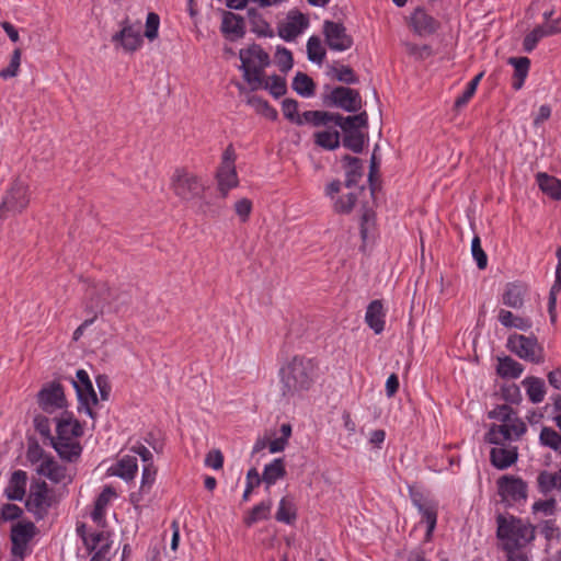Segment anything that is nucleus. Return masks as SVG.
Instances as JSON below:
<instances>
[{"label": "nucleus", "mask_w": 561, "mask_h": 561, "mask_svg": "<svg viewBox=\"0 0 561 561\" xmlns=\"http://www.w3.org/2000/svg\"><path fill=\"white\" fill-rule=\"evenodd\" d=\"M138 465L137 458L134 456H124L122 457L117 463L111 468V472L114 476H117L124 480H131L137 472Z\"/></svg>", "instance_id": "7c9ffc66"}, {"label": "nucleus", "mask_w": 561, "mask_h": 561, "mask_svg": "<svg viewBox=\"0 0 561 561\" xmlns=\"http://www.w3.org/2000/svg\"><path fill=\"white\" fill-rule=\"evenodd\" d=\"M314 142L328 150L340 146V133L337 130H322L314 134Z\"/></svg>", "instance_id": "a18cd8bd"}, {"label": "nucleus", "mask_w": 561, "mask_h": 561, "mask_svg": "<svg viewBox=\"0 0 561 561\" xmlns=\"http://www.w3.org/2000/svg\"><path fill=\"white\" fill-rule=\"evenodd\" d=\"M334 113L324 112V111H306L302 113L301 118L305 123L311 124L313 126H322L333 123Z\"/></svg>", "instance_id": "49530a36"}, {"label": "nucleus", "mask_w": 561, "mask_h": 561, "mask_svg": "<svg viewBox=\"0 0 561 561\" xmlns=\"http://www.w3.org/2000/svg\"><path fill=\"white\" fill-rule=\"evenodd\" d=\"M272 510V501H263L255 505L249 514L244 517L243 522L247 526H252L260 520H266L270 517Z\"/></svg>", "instance_id": "58836bf2"}, {"label": "nucleus", "mask_w": 561, "mask_h": 561, "mask_svg": "<svg viewBox=\"0 0 561 561\" xmlns=\"http://www.w3.org/2000/svg\"><path fill=\"white\" fill-rule=\"evenodd\" d=\"M115 491L112 486H105L101 494L98 496L94 503V510L92 512V518L94 522H101L105 515V508L110 503L111 499L114 497Z\"/></svg>", "instance_id": "a19ab883"}, {"label": "nucleus", "mask_w": 561, "mask_h": 561, "mask_svg": "<svg viewBox=\"0 0 561 561\" xmlns=\"http://www.w3.org/2000/svg\"><path fill=\"white\" fill-rule=\"evenodd\" d=\"M156 473H157V470L153 467L152 462H150L144 467L142 476H141V485H140L141 492L150 491V489L154 482V479H156Z\"/></svg>", "instance_id": "e2e57ef3"}, {"label": "nucleus", "mask_w": 561, "mask_h": 561, "mask_svg": "<svg viewBox=\"0 0 561 561\" xmlns=\"http://www.w3.org/2000/svg\"><path fill=\"white\" fill-rule=\"evenodd\" d=\"M536 180L542 193L554 201L561 199V180L543 172H539Z\"/></svg>", "instance_id": "c756f323"}, {"label": "nucleus", "mask_w": 561, "mask_h": 561, "mask_svg": "<svg viewBox=\"0 0 561 561\" xmlns=\"http://www.w3.org/2000/svg\"><path fill=\"white\" fill-rule=\"evenodd\" d=\"M170 188L180 201L190 203L202 199L206 186L199 175L186 168H179L170 179Z\"/></svg>", "instance_id": "39448f33"}, {"label": "nucleus", "mask_w": 561, "mask_h": 561, "mask_svg": "<svg viewBox=\"0 0 561 561\" xmlns=\"http://www.w3.org/2000/svg\"><path fill=\"white\" fill-rule=\"evenodd\" d=\"M220 30L228 39H240L245 34L244 19L230 11L224 12Z\"/></svg>", "instance_id": "aec40b11"}, {"label": "nucleus", "mask_w": 561, "mask_h": 561, "mask_svg": "<svg viewBox=\"0 0 561 561\" xmlns=\"http://www.w3.org/2000/svg\"><path fill=\"white\" fill-rule=\"evenodd\" d=\"M327 106H335L350 113L358 112L363 101L357 90L347 87H336L323 96Z\"/></svg>", "instance_id": "9d476101"}, {"label": "nucleus", "mask_w": 561, "mask_h": 561, "mask_svg": "<svg viewBox=\"0 0 561 561\" xmlns=\"http://www.w3.org/2000/svg\"><path fill=\"white\" fill-rule=\"evenodd\" d=\"M526 430V424L520 419H514L513 423L492 424L485 434V440L493 445H503L506 440L518 439Z\"/></svg>", "instance_id": "ddd939ff"}, {"label": "nucleus", "mask_w": 561, "mask_h": 561, "mask_svg": "<svg viewBox=\"0 0 561 561\" xmlns=\"http://www.w3.org/2000/svg\"><path fill=\"white\" fill-rule=\"evenodd\" d=\"M248 18L251 24V31L257 36L272 37L274 35L270 24L263 19L256 9H249Z\"/></svg>", "instance_id": "c9c22d12"}, {"label": "nucleus", "mask_w": 561, "mask_h": 561, "mask_svg": "<svg viewBox=\"0 0 561 561\" xmlns=\"http://www.w3.org/2000/svg\"><path fill=\"white\" fill-rule=\"evenodd\" d=\"M491 462L497 469H506L517 460V448L494 447L490 453Z\"/></svg>", "instance_id": "c85d7f7f"}, {"label": "nucleus", "mask_w": 561, "mask_h": 561, "mask_svg": "<svg viewBox=\"0 0 561 561\" xmlns=\"http://www.w3.org/2000/svg\"><path fill=\"white\" fill-rule=\"evenodd\" d=\"M234 211L242 222H247L252 211V202L247 197L237 201Z\"/></svg>", "instance_id": "338daca9"}, {"label": "nucleus", "mask_w": 561, "mask_h": 561, "mask_svg": "<svg viewBox=\"0 0 561 561\" xmlns=\"http://www.w3.org/2000/svg\"><path fill=\"white\" fill-rule=\"evenodd\" d=\"M365 135L362 131L344 133L343 146L355 153L364 149Z\"/></svg>", "instance_id": "3c124183"}, {"label": "nucleus", "mask_w": 561, "mask_h": 561, "mask_svg": "<svg viewBox=\"0 0 561 561\" xmlns=\"http://www.w3.org/2000/svg\"><path fill=\"white\" fill-rule=\"evenodd\" d=\"M159 24H160L159 15L157 13L150 12L147 15L146 31H145V36L148 39L153 41L154 38H157Z\"/></svg>", "instance_id": "0e129e2a"}, {"label": "nucleus", "mask_w": 561, "mask_h": 561, "mask_svg": "<svg viewBox=\"0 0 561 561\" xmlns=\"http://www.w3.org/2000/svg\"><path fill=\"white\" fill-rule=\"evenodd\" d=\"M411 26L420 36L431 35L439 26V22L430 15L423 8H416L411 15Z\"/></svg>", "instance_id": "412c9836"}, {"label": "nucleus", "mask_w": 561, "mask_h": 561, "mask_svg": "<svg viewBox=\"0 0 561 561\" xmlns=\"http://www.w3.org/2000/svg\"><path fill=\"white\" fill-rule=\"evenodd\" d=\"M56 432V437H50V440L77 439L82 434V428L77 420H73L71 416H62L57 422Z\"/></svg>", "instance_id": "bb28decb"}, {"label": "nucleus", "mask_w": 561, "mask_h": 561, "mask_svg": "<svg viewBox=\"0 0 561 561\" xmlns=\"http://www.w3.org/2000/svg\"><path fill=\"white\" fill-rule=\"evenodd\" d=\"M27 473L23 470H15L12 472L4 494L8 500L22 501L26 494Z\"/></svg>", "instance_id": "4be33fe9"}, {"label": "nucleus", "mask_w": 561, "mask_h": 561, "mask_svg": "<svg viewBox=\"0 0 561 561\" xmlns=\"http://www.w3.org/2000/svg\"><path fill=\"white\" fill-rule=\"evenodd\" d=\"M240 69L251 90H257L263 85V71L270 65V56L260 45L253 44L247 49L240 50Z\"/></svg>", "instance_id": "20e7f679"}, {"label": "nucleus", "mask_w": 561, "mask_h": 561, "mask_svg": "<svg viewBox=\"0 0 561 561\" xmlns=\"http://www.w3.org/2000/svg\"><path fill=\"white\" fill-rule=\"evenodd\" d=\"M410 497L413 505L422 515V522L426 523L425 541H430L437 524L438 504L427 497L421 491L410 489Z\"/></svg>", "instance_id": "9b49d317"}, {"label": "nucleus", "mask_w": 561, "mask_h": 561, "mask_svg": "<svg viewBox=\"0 0 561 561\" xmlns=\"http://www.w3.org/2000/svg\"><path fill=\"white\" fill-rule=\"evenodd\" d=\"M363 191V187H354L353 191L340 196L334 203V210L339 214L351 213L357 202L358 194Z\"/></svg>", "instance_id": "ea45409f"}, {"label": "nucleus", "mask_w": 561, "mask_h": 561, "mask_svg": "<svg viewBox=\"0 0 561 561\" xmlns=\"http://www.w3.org/2000/svg\"><path fill=\"white\" fill-rule=\"evenodd\" d=\"M53 499L45 481H34L31 484L28 496L25 501L26 510L39 520L43 519L50 508Z\"/></svg>", "instance_id": "6e6552de"}, {"label": "nucleus", "mask_w": 561, "mask_h": 561, "mask_svg": "<svg viewBox=\"0 0 561 561\" xmlns=\"http://www.w3.org/2000/svg\"><path fill=\"white\" fill-rule=\"evenodd\" d=\"M23 511L16 504L7 503L1 507L0 519L3 522L15 520L20 518Z\"/></svg>", "instance_id": "69168bd1"}, {"label": "nucleus", "mask_w": 561, "mask_h": 561, "mask_svg": "<svg viewBox=\"0 0 561 561\" xmlns=\"http://www.w3.org/2000/svg\"><path fill=\"white\" fill-rule=\"evenodd\" d=\"M307 54L310 61L321 64L325 57V49L318 36H311L307 42Z\"/></svg>", "instance_id": "09e8293b"}, {"label": "nucleus", "mask_w": 561, "mask_h": 561, "mask_svg": "<svg viewBox=\"0 0 561 561\" xmlns=\"http://www.w3.org/2000/svg\"><path fill=\"white\" fill-rule=\"evenodd\" d=\"M236 158L237 157L233 146H227L222 153L221 163L216 173L218 191L222 197H227L228 192L239 185V179L234 164Z\"/></svg>", "instance_id": "0eeeda50"}, {"label": "nucleus", "mask_w": 561, "mask_h": 561, "mask_svg": "<svg viewBox=\"0 0 561 561\" xmlns=\"http://www.w3.org/2000/svg\"><path fill=\"white\" fill-rule=\"evenodd\" d=\"M333 77L340 82L354 84L358 82V77L350 66H340L332 69Z\"/></svg>", "instance_id": "13d9d810"}, {"label": "nucleus", "mask_w": 561, "mask_h": 561, "mask_svg": "<svg viewBox=\"0 0 561 561\" xmlns=\"http://www.w3.org/2000/svg\"><path fill=\"white\" fill-rule=\"evenodd\" d=\"M294 91H296L301 96H312L314 94V82L313 80L304 72H298L291 84Z\"/></svg>", "instance_id": "79ce46f5"}, {"label": "nucleus", "mask_w": 561, "mask_h": 561, "mask_svg": "<svg viewBox=\"0 0 561 561\" xmlns=\"http://www.w3.org/2000/svg\"><path fill=\"white\" fill-rule=\"evenodd\" d=\"M404 46L407 53L417 60L426 59L433 54L432 47L428 45L420 46L413 43H404Z\"/></svg>", "instance_id": "680f3d73"}, {"label": "nucleus", "mask_w": 561, "mask_h": 561, "mask_svg": "<svg viewBox=\"0 0 561 561\" xmlns=\"http://www.w3.org/2000/svg\"><path fill=\"white\" fill-rule=\"evenodd\" d=\"M77 379L72 380V385L77 391L79 400V411H84L90 417L94 419L92 407L98 404V397L93 389L88 373L84 369L77 370Z\"/></svg>", "instance_id": "f8f14e48"}, {"label": "nucleus", "mask_w": 561, "mask_h": 561, "mask_svg": "<svg viewBox=\"0 0 561 561\" xmlns=\"http://www.w3.org/2000/svg\"><path fill=\"white\" fill-rule=\"evenodd\" d=\"M261 88L267 89L276 99L283 96L287 91L285 79L276 75L272 76L267 81L263 80Z\"/></svg>", "instance_id": "603ef678"}, {"label": "nucleus", "mask_w": 561, "mask_h": 561, "mask_svg": "<svg viewBox=\"0 0 561 561\" xmlns=\"http://www.w3.org/2000/svg\"><path fill=\"white\" fill-rule=\"evenodd\" d=\"M308 19L298 11H290L286 20L278 25V35L284 41L295 39L308 26Z\"/></svg>", "instance_id": "a211bd4d"}, {"label": "nucleus", "mask_w": 561, "mask_h": 561, "mask_svg": "<svg viewBox=\"0 0 561 561\" xmlns=\"http://www.w3.org/2000/svg\"><path fill=\"white\" fill-rule=\"evenodd\" d=\"M561 291V268H556V279L550 288L548 310L552 311L556 308L557 295Z\"/></svg>", "instance_id": "774afa93"}, {"label": "nucleus", "mask_w": 561, "mask_h": 561, "mask_svg": "<svg viewBox=\"0 0 561 561\" xmlns=\"http://www.w3.org/2000/svg\"><path fill=\"white\" fill-rule=\"evenodd\" d=\"M496 537L505 552L519 551L535 539V527L513 515L496 516Z\"/></svg>", "instance_id": "f03ea898"}, {"label": "nucleus", "mask_w": 561, "mask_h": 561, "mask_svg": "<svg viewBox=\"0 0 561 561\" xmlns=\"http://www.w3.org/2000/svg\"><path fill=\"white\" fill-rule=\"evenodd\" d=\"M21 55L22 51L20 48H15L11 55L10 64L7 68L0 70V78L9 79L14 78L19 73L20 65H21Z\"/></svg>", "instance_id": "6e6d98bb"}, {"label": "nucleus", "mask_w": 561, "mask_h": 561, "mask_svg": "<svg viewBox=\"0 0 561 561\" xmlns=\"http://www.w3.org/2000/svg\"><path fill=\"white\" fill-rule=\"evenodd\" d=\"M323 34L327 45L332 50L344 51L353 45V38L342 23L324 21Z\"/></svg>", "instance_id": "f3484780"}, {"label": "nucleus", "mask_w": 561, "mask_h": 561, "mask_svg": "<svg viewBox=\"0 0 561 561\" xmlns=\"http://www.w3.org/2000/svg\"><path fill=\"white\" fill-rule=\"evenodd\" d=\"M507 347L518 357L535 364L543 362V351L537 337L513 334L507 339Z\"/></svg>", "instance_id": "1a4fd4ad"}, {"label": "nucleus", "mask_w": 561, "mask_h": 561, "mask_svg": "<svg viewBox=\"0 0 561 561\" xmlns=\"http://www.w3.org/2000/svg\"><path fill=\"white\" fill-rule=\"evenodd\" d=\"M497 320L505 328H515L522 331H527L531 328V321L528 318L514 316L506 309H500L497 313Z\"/></svg>", "instance_id": "473e14b6"}, {"label": "nucleus", "mask_w": 561, "mask_h": 561, "mask_svg": "<svg viewBox=\"0 0 561 561\" xmlns=\"http://www.w3.org/2000/svg\"><path fill=\"white\" fill-rule=\"evenodd\" d=\"M547 36H550V34L547 31L545 25L536 26L531 32H529L525 36L524 42H523V49L526 53L533 51L536 48L538 42L541 38L547 37Z\"/></svg>", "instance_id": "de8ad7c7"}, {"label": "nucleus", "mask_w": 561, "mask_h": 561, "mask_svg": "<svg viewBox=\"0 0 561 561\" xmlns=\"http://www.w3.org/2000/svg\"><path fill=\"white\" fill-rule=\"evenodd\" d=\"M32 192L30 184L22 178H15L3 193L0 203V221L23 214L30 206Z\"/></svg>", "instance_id": "7ed1b4c3"}, {"label": "nucleus", "mask_w": 561, "mask_h": 561, "mask_svg": "<svg viewBox=\"0 0 561 561\" xmlns=\"http://www.w3.org/2000/svg\"><path fill=\"white\" fill-rule=\"evenodd\" d=\"M527 293L526 285L522 283H508L502 295V302L506 307L520 309L524 306V298Z\"/></svg>", "instance_id": "393cba45"}, {"label": "nucleus", "mask_w": 561, "mask_h": 561, "mask_svg": "<svg viewBox=\"0 0 561 561\" xmlns=\"http://www.w3.org/2000/svg\"><path fill=\"white\" fill-rule=\"evenodd\" d=\"M333 123L341 127L344 133H355L359 131V128H366L368 126V114L363 111L357 115L344 117L339 113H334Z\"/></svg>", "instance_id": "b1692460"}, {"label": "nucleus", "mask_w": 561, "mask_h": 561, "mask_svg": "<svg viewBox=\"0 0 561 561\" xmlns=\"http://www.w3.org/2000/svg\"><path fill=\"white\" fill-rule=\"evenodd\" d=\"M282 111L288 121L297 125H302L301 115L298 114V102L294 99H285L282 103Z\"/></svg>", "instance_id": "864d4df0"}, {"label": "nucleus", "mask_w": 561, "mask_h": 561, "mask_svg": "<svg viewBox=\"0 0 561 561\" xmlns=\"http://www.w3.org/2000/svg\"><path fill=\"white\" fill-rule=\"evenodd\" d=\"M38 405L47 413H54L56 410L66 407V398L62 386L53 381L46 383L37 394Z\"/></svg>", "instance_id": "dca6fc26"}, {"label": "nucleus", "mask_w": 561, "mask_h": 561, "mask_svg": "<svg viewBox=\"0 0 561 561\" xmlns=\"http://www.w3.org/2000/svg\"><path fill=\"white\" fill-rule=\"evenodd\" d=\"M523 385L526 387L527 394L533 403H539L543 400L546 389L542 379L538 377H527L524 379Z\"/></svg>", "instance_id": "4c0bfd02"}, {"label": "nucleus", "mask_w": 561, "mask_h": 561, "mask_svg": "<svg viewBox=\"0 0 561 561\" xmlns=\"http://www.w3.org/2000/svg\"><path fill=\"white\" fill-rule=\"evenodd\" d=\"M51 446L61 459L76 461L82 451V447L77 439H51Z\"/></svg>", "instance_id": "a878e982"}, {"label": "nucleus", "mask_w": 561, "mask_h": 561, "mask_svg": "<svg viewBox=\"0 0 561 561\" xmlns=\"http://www.w3.org/2000/svg\"><path fill=\"white\" fill-rule=\"evenodd\" d=\"M247 103L252 106L257 114L263 115L267 119H277L278 113L272 107L268 102L257 95H251L248 98Z\"/></svg>", "instance_id": "c03bdc74"}, {"label": "nucleus", "mask_w": 561, "mask_h": 561, "mask_svg": "<svg viewBox=\"0 0 561 561\" xmlns=\"http://www.w3.org/2000/svg\"><path fill=\"white\" fill-rule=\"evenodd\" d=\"M316 378V365L312 359L296 355L279 370V392L289 401L307 392Z\"/></svg>", "instance_id": "f257e3e1"}, {"label": "nucleus", "mask_w": 561, "mask_h": 561, "mask_svg": "<svg viewBox=\"0 0 561 561\" xmlns=\"http://www.w3.org/2000/svg\"><path fill=\"white\" fill-rule=\"evenodd\" d=\"M275 58L282 72H287L293 68V55L287 48L278 47L275 54Z\"/></svg>", "instance_id": "052dcab7"}, {"label": "nucleus", "mask_w": 561, "mask_h": 561, "mask_svg": "<svg viewBox=\"0 0 561 561\" xmlns=\"http://www.w3.org/2000/svg\"><path fill=\"white\" fill-rule=\"evenodd\" d=\"M540 442L542 445L561 454V435L553 428L543 427L540 432Z\"/></svg>", "instance_id": "8fccbe9b"}, {"label": "nucleus", "mask_w": 561, "mask_h": 561, "mask_svg": "<svg viewBox=\"0 0 561 561\" xmlns=\"http://www.w3.org/2000/svg\"><path fill=\"white\" fill-rule=\"evenodd\" d=\"M112 42L119 43L125 51L137 50L142 44L140 26L135 27L128 20H125L122 30L112 36Z\"/></svg>", "instance_id": "6ab92c4d"}, {"label": "nucleus", "mask_w": 561, "mask_h": 561, "mask_svg": "<svg viewBox=\"0 0 561 561\" xmlns=\"http://www.w3.org/2000/svg\"><path fill=\"white\" fill-rule=\"evenodd\" d=\"M286 469L283 459H274L271 463L266 465L263 470L262 481L267 485L274 484L278 479L284 478Z\"/></svg>", "instance_id": "f704fd0d"}, {"label": "nucleus", "mask_w": 561, "mask_h": 561, "mask_svg": "<svg viewBox=\"0 0 561 561\" xmlns=\"http://www.w3.org/2000/svg\"><path fill=\"white\" fill-rule=\"evenodd\" d=\"M471 253L480 270H484L488 265V256L481 247V240L478 236L472 239Z\"/></svg>", "instance_id": "bf43d9fd"}, {"label": "nucleus", "mask_w": 561, "mask_h": 561, "mask_svg": "<svg viewBox=\"0 0 561 561\" xmlns=\"http://www.w3.org/2000/svg\"><path fill=\"white\" fill-rule=\"evenodd\" d=\"M36 534L32 522H19L11 529V553L14 558L23 560L27 553V546Z\"/></svg>", "instance_id": "4468645a"}, {"label": "nucleus", "mask_w": 561, "mask_h": 561, "mask_svg": "<svg viewBox=\"0 0 561 561\" xmlns=\"http://www.w3.org/2000/svg\"><path fill=\"white\" fill-rule=\"evenodd\" d=\"M366 323L374 330L376 334L383 331L385 328V312L380 300H373L366 310Z\"/></svg>", "instance_id": "cd10ccee"}, {"label": "nucleus", "mask_w": 561, "mask_h": 561, "mask_svg": "<svg viewBox=\"0 0 561 561\" xmlns=\"http://www.w3.org/2000/svg\"><path fill=\"white\" fill-rule=\"evenodd\" d=\"M36 472L54 483L64 482L68 478L67 468L59 465L54 457H46L36 469Z\"/></svg>", "instance_id": "5701e85b"}, {"label": "nucleus", "mask_w": 561, "mask_h": 561, "mask_svg": "<svg viewBox=\"0 0 561 561\" xmlns=\"http://www.w3.org/2000/svg\"><path fill=\"white\" fill-rule=\"evenodd\" d=\"M490 419H495L501 423H513L514 419H519L517 413L507 404L496 407L489 412Z\"/></svg>", "instance_id": "5fc2aeb1"}, {"label": "nucleus", "mask_w": 561, "mask_h": 561, "mask_svg": "<svg viewBox=\"0 0 561 561\" xmlns=\"http://www.w3.org/2000/svg\"><path fill=\"white\" fill-rule=\"evenodd\" d=\"M497 489L505 503H517L527 499V484L520 478L502 476L497 480Z\"/></svg>", "instance_id": "2eb2a0df"}, {"label": "nucleus", "mask_w": 561, "mask_h": 561, "mask_svg": "<svg viewBox=\"0 0 561 561\" xmlns=\"http://www.w3.org/2000/svg\"><path fill=\"white\" fill-rule=\"evenodd\" d=\"M275 518L285 524H293L296 518V506L293 500L288 497H283L279 502Z\"/></svg>", "instance_id": "37998d69"}, {"label": "nucleus", "mask_w": 561, "mask_h": 561, "mask_svg": "<svg viewBox=\"0 0 561 561\" xmlns=\"http://www.w3.org/2000/svg\"><path fill=\"white\" fill-rule=\"evenodd\" d=\"M130 298L128 291L111 287L106 283L96 285L91 291L92 308L100 311L108 307L118 312L130 302Z\"/></svg>", "instance_id": "423d86ee"}, {"label": "nucleus", "mask_w": 561, "mask_h": 561, "mask_svg": "<svg viewBox=\"0 0 561 561\" xmlns=\"http://www.w3.org/2000/svg\"><path fill=\"white\" fill-rule=\"evenodd\" d=\"M346 164V180L345 186L347 188L357 187V181L362 178V161L360 159L352 156H345L343 158Z\"/></svg>", "instance_id": "72a5a7b5"}, {"label": "nucleus", "mask_w": 561, "mask_h": 561, "mask_svg": "<svg viewBox=\"0 0 561 561\" xmlns=\"http://www.w3.org/2000/svg\"><path fill=\"white\" fill-rule=\"evenodd\" d=\"M537 480H538V485H539L541 492H543V493H547L554 488L559 489L560 471L556 474L543 471L538 476Z\"/></svg>", "instance_id": "4d7b16f0"}, {"label": "nucleus", "mask_w": 561, "mask_h": 561, "mask_svg": "<svg viewBox=\"0 0 561 561\" xmlns=\"http://www.w3.org/2000/svg\"><path fill=\"white\" fill-rule=\"evenodd\" d=\"M508 62L514 66L513 88L519 90L527 77L530 60L527 57H512Z\"/></svg>", "instance_id": "2f4dec72"}, {"label": "nucleus", "mask_w": 561, "mask_h": 561, "mask_svg": "<svg viewBox=\"0 0 561 561\" xmlns=\"http://www.w3.org/2000/svg\"><path fill=\"white\" fill-rule=\"evenodd\" d=\"M524 368L523 365L510 356L499 358L497 374L503 378H518Z\"/></svg>", "instance_id": "e433bc0d"}]
</instances>
